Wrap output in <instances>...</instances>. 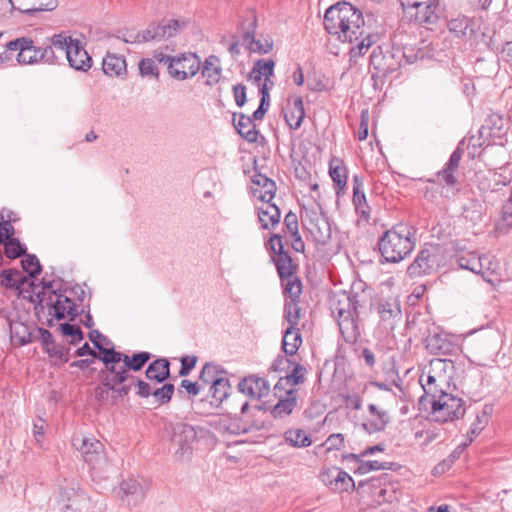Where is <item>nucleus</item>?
Returning <instances> with one entry per match:
<instances>
[{"mask_svg": "<svg viewBox=\"0 0 512 512\" xmlns=\"http://www.w3.org/2000/svg\"><path fill=\"white\" fill-rule=\"evenodd\" d=\"M324 27L342 42L355 43L350 48L351 58L363 56L375 43V35L366 31L362 12L348 2L330 6L324 15Z\"/></svg>", "mask_w": 512, "mask_h": 512, "instance_id": "1", "label": "nucleus"}, {"mask_svg": "<svg viewBox=\"0 0 512 512\" xmlns=\"http://www.w3.org/2000/svg\"><path fill=\"white\" fill-rule=\"evenodd\" d=\"M414 227L398 223L389 230L385 231L378 240V248L385 262L399 263L415 248Z\"/></svg>", "mask_w": 512, "mask_h": 512, "instance_id": "2", "label": "nucleus"}, {"mask_svg": "<svg viewBox=\"0 0 512 512\" xmlns=\"http://www.w3.org/2000/svg\"><path fill=\"white\" fill-rule=\"evenodd\" d=\"M269 244L272 252L276 255L273 261L281 280L284 296L300 297L302 294V282L296 275L297 265L293 263L289 253L284 250L282 237L278 234H273L269 239Z\"/></svg>", "mask_w": 512, "mask_h": 512, "instance_id": "3", "label": "nucleus"}, {"mask_svg": "<svg viewBox=\"0 0 512 512\" xmlns=\"http://www.w3.org/2000/svg\"><path fill=\"white\" fill-rule=\"evenodd\" d=\"M170 52L174 49L166 45L164 48L156 49L153 58L167 67L168 75L178 81L193 78L200 70L201 60L197 54L184 52L172 56Z\"/></svg>", "mask_w": 512, "mask_h": 512, "instance_id": "4", "label": "nucleus"}, {"mask_svg": "<svg viewBox=\"0 0 512 512\" xmlns=\"http://www.w3.org/2000/svg\"><path fill=\"white\" fill-rule=\"evenodd\" d=\"M404 58L400 46L384 43L372 51L370 64L379 75L387 76L404 65Z\"/></svg>", "mask_w": 512, "mask_h": 512, "instance_id": "5", "label": "nucleus"}, {"mask_svg": "<svg viewBox=\"0 0 512 512\" xmlns=\"http://www.w3.org/2000/svg\"><path fill=\"white\" fill-rule=\"evenodd\" d=\"M186 27L185 21L176 19H162L159 22L150 23L147 28L139 33H136L133 40L125 39L127 43H145L155 42L159 43L166 41L176 36L180 31Z\"/></svg>", "mask_w": 512, "mask_h": 512, "instance_id": "6", "label": "nucleus"}, {"mask_svg": "<svg viewBox=\"0 0 512 512\" xmlns=\"http://www.w3.org/2000/svg\"><path fill=\"white\" fill-rule=\"evenodd\" d=\"M125 359H128V355L118 352L114 348L105 350L104 354L99 356V360L104 364L99 375L104 377V382L125 383L129 379H133V376L129 374Z\"/></svg>", "mask_w": 512, "mask_h": 512, "instance_id": "7", "label": "nucleus"}, {"mask_svg": "<svg viewBox=\"0 0 512 512\" xmlns=\"http://www.w3.org/2000/svg\"><path fill=\"white\" fill-rule=\"evenodd\" d=\"M72 445L94 472H102L108 466L104 446L100 441L77 434L72 437Z\"/></svg>", "mask_w": 512, "mask_h": 512, "instance_id": "8", "label": "nucleus"}, {"mask_svg": "<svg viewBox=\"0 0 512 512\" xmlns=\"http://www.w3.org/2000/svg\"><path fill=\"white\" fill-rule=\"evenodd\" d=\"M432 414L437 422H448L462 418L465 415V402L448 393H442L438 399L430 400Z\"/></svg>", "mask_w": 512, "mask_h": 512, "instance_id": "9", "label": "nucleus"}, {"mask_svg": "<svg viewBox=\"0 0 512 512\" xmlns=\"http://www.w3.org/2000/svg\"><path fill=\"white\" fill-rule=\"evenodd\" d=\"M402 9L406 18L427 29H431L440 17L439 0L420 2L415 6H402Z\"/></svg>", "mask_w": 512, "mask_h": 512, "instance_id": "10", "label": "nucleus"}, {"mask_svg": "<svg viewBox=\"0 0 512 512\" xmlns=\"http://www.w3.org/2000/svg\"><path fill=\"white\" fill-rule=\"evenodd\" d=\"M257 27V16L255 11L248 10L245 14V19L241 23V29L243 30V45L248 50L254 53L267 54L273 48V43L270 39L265 38L263 40L255 39V32Z\"/></svg>", "mask_w": 512, "mask_h": 512, "instance_id": "11", "label": "nucleus"}, {"mask_svg": "<svg viewBox=\"0 0 512 512\" xmlns=\"http://www.w3.org/2000/svg\"><path fill=\"white\" fill-rule=\"evenodd\" d=\"M439 247L434 245L425 246L417 255L415 260L408 267V274L411 277H419L430 274L439 266Z\"/></svg>", "mask_w": 512, "mask_h": 512, "instance_id": "12", "label": "nucleus"}, {"mask_svg": "<svg viewBox=\"0 0 512 512\" xmlns=\"http://www.w3.org/2000/svg\"><path fill=\"white\" fill-rule=\"evenodd\" d=\"M48 314L57 320L69 318L71 321L77 316L76 305L68 296L62 294L60 290H53L48 295L45 303Z\"/></svg>", "mask_w": 512, "mask_h": 512, "instance_id": "13", "label": "nucleus"}, {"mask_svg": "<svg viewBox=\"0 0 512 512\" xmlns=\"http://www.w3.org/2000/svg\"><path fill=\"white\" fill-rule=\"evenodd\" d=\"M358 295H349L346 292L332 293L329 298V308L332 315L338 319L363 307Z\"/></svg>", "mask_w": 512, "mask_h": 512, "instance_id": "14", "label": "nucleus"}, {"mask_svg": "<svg viewBox=\"0 0 512 512\" xmlns=\"http://www.w3.org/2000/svg\"><path fill=\"white\" fill-rule=\"evenodd\" d=\"M237 387L239 392L254 400H260L268 396L270 392V384L268 380L256 374H251L242 378Z\"/></svg>", "mask_w": 512, "mask_h": 512, "instance_id": "15", "label": "nucleus"}, {"mask_svg": "<svg viewBox=\"0 0 512 512\" xmlns=\"http://www.w3.org/2000/svg\"><path fill=\"white\" fill-rule=\"evenodd\" d=\"M8 50L19 51L17 61L19 64H33L40 61V47L33 45L30 38L21 37L7 43Z\"/></svg>", "mask_w": 512, "mask_h": 512, "instance_id": "16", "label": "nucleus"}, {"mask_svg": "<svg viewBox=\"0 0 512 512\" xmlns=\"http://www.w3.org/2000/svg\"><path fill=\"white\" fill-rule=\"evenodd\" d=\"M377 312L382 323L389 329H393L395 324L402 318L400 303L395 298L380 300L378 303Z\"/></svg>", "mask_w": 512, "mask_h": 512, "instance_id": "17", "label": "nucleus"}, {"mask_svg": "<svg viewBox=\"0 0 512 512\" xmlns=\"http://www.w3.org/2000/svg\"><path fill=\"white\" fill-rule=\"evenodd\" d=\"M463 153V148L458 145L457 148L452 152L444 168L437 173V178L440 183H444L445 185L451 187H454L458 184L456 172L459 168Z\"/></svg>", "mask_w": 512, "mask_h": 512, "instance_id": "18", "label": "nucleus"}, {"mask_svg": "<svg viewBox=\"0 0 512 512\" xmlns=\"http://www.w3.org/2000/svg\"><path fill=\"white\" fill-rule=\"evenodd\" d=\"M359 314L360 310H356L337 319L340 333L348 344L356 343L361 335L358 322Z\"/></svg>", "mask_w": 512, "mask_h": 512, "instance_id": "19", "label": "nucleus"}, {"mask_svg": "<svg viewBox=\"0 0 512 512\" xmlns=\"http://www.w3.org/2000/svg\"><path fill=\"white\" fill-rule=\"evenodd\" d=\"M251 192L255 198L262 202L271 201L276 192V184L263 174L256 173L251 177Z\"/></svg>", "mask_w": 512, "mask_h": 512, "instance_id": "20", "label": "nucleus"}, {"mask_svg": "<svg viewBox=\"0 0 512 512\" xmlns=\"http://www.w3.org/2000/svg\"><path fill=\"white\" fill-rule=\"evenodd\" d=\"M196 438L197 433L191 425L177 423L172 428L171 442L173 445L177 446L182 453L191 447V444Z\"/></svg>", "mask_w": 512, "mask_h": 512, "instance_id": "21", "label": "nucleus"}, {"mask_svg": "<svg viewBox=\"0 0 512 512\" xmlns=\"http://www.w3.org/2000/svg\"><path fill=\"white\" fill-rule=\"evenodd\" d=\"M283 111L285 121L290 129H299L305 117L302 98L300 96L290 97Z\"/></svg>", "mask_w": 512, "mask_h": 512, "instance_id": "22", "label": "nucleus"}, {"mask_svg": "<svg viewBox=\"0 0 512 512\" xmlns=\"http://www.w3.org/2000/svg\"><path fill=\"white\" fill-rule=\"evenodd\" d=\"M424 344L429 353L439 356L451 355L458 349L446 335L439 333L427 336Z\"/></svg>", "mask_w": 512, "mask_h": 512, "instance_id": "23", "label": "nucleus"}, {"mask_svg": "<svg viewBox=\"0 0 512 512\" xmlns=\"http://www.w3.org/2000/svg\"><path fill=\"white\" fill-rule=\"evenodd\" d=\"M368 411L370 417L362 424L363 429L369 434L383 431L390 422L387 411L375 404H369Z\"/></svg>", "mask_w": 512, "mask_h": 512, "instance_id": "24", "label": "nucleus"}, {"mask_svg": "<svg viewBox=\"0 0 512 512\" xmlns=\"http://www.w3.org/2000/svg\"><path fill=\"white\" fill-rule=\"evenodd\" d=\"M13 9L33 15L40 11H52L58 6V0H8Z\"/></svg>", "mask_w": 512, "mask_h": 512, "instance_id": "25", "label": "nucleus"}, {"mask_svg": "<svg viewBox=\"0 0 512 512\" xmlns=\"http://www.w3.org/2000/svg\"><path fill=\"white\" fill-rule=\"evenodd\" d=\"M66 59L69 66L78 71H87L92 66V58L87 51L81 46L80 41H76L70 49L66 51Z\"/></svg>", "mask_w": 512, "mask_h": 512, "instance_id": "26", "label": "nucleus"}, {"mask_svg": "<svg viewBox=\"0 0 512 512\" xmlns=\"http://www.w3.org/2000/svg\"><path fill=\"white\" fill-rule=\"evenodd\" d=\"M61 502L63 503V512H88L90 509V500L83 492H61Z\"/></svg>", "mask_w": 512, "mask_h": 512, "instance_id": "27", "label": "nucleus"}, {"mask_svg": "<svg viewBox=\"0 0 512 512\" xmlns=\"http://www.w3.org/2000/svg\"><path fill=\"white\" fill-rule=\"evenodd\" d=\"M426 367L429 369V373L435 374L438 377L439 384L449 386V381L455 371V365L451 359L435 358Z\"/></svg>", "mask_w": 512, "mask_h": 512, "instance_id": "28", "label": "nucleus"}, {"mask_svg": "<svg viewBox=\"0 0 512 512\" xmlns=\"http://www.w3.org/2000/svg\"><path fill=\"white\" fill-rule=\"evenodd\" d=\"M233 125L237 132L249 143H255L258 139V130L253 119L243 113H234Z\"/></svg>", "mask_w": 512, "mask_h": 512, "instance_id": "29", "label": "nucleus"}, {"mask_svg": "<svg viewBox=\"0 0 512 512\" xmlns=\"http://www.w3.org/2000/svg\"><path fill=\"white\" fill-rule=\"evenodd\" d=\"M281 212L279 207L271 203V201L262 202L258 207V219L261 223V228L268 230L274 228L279 224Z\"/></svg>", "mask_w": 512, "mask_h": 512, "instance_id": "30", "label": "nucleus"}, {"mask_svg": "<svg viewBox=\"0 0 512 512\" xmlns=\"http://www.w3.org/2000/svg\"><path fill=\"white\" fill-rule=\"evenodd\" d=\"M353 204L355 206V210L360 217L368 221L370 217V207L367 204L366 196L363 190V181L359 175H354L353 179Z\"/></svg>", "mask_w": 512, "mask_h": 512, "instance_id": "31", "label": "nucleus"}, {"mask_svg": "<svg viewBox=\"0 0 512 512\" xmlns=\"http://www.w3.org/2000/svg\"><path fill=\"white\" fill-rule=\"evenodd\" d=\"M102 70L109 77H120L126 74V60L123 56L107 53L102 61Z\"/></svg>", "mask_w": 512, "mask_h": 512, "instance_id": "32", "label": "nucleus"}, {"mask_svg": "<svg viewBox=\"0 0 512 512\" xmlns=\"http://www.w3.org/2000/svg\"><path fill=\"white\" fill-rule=\"evenodd\" d=\"M308 230L313 240L320 245H325L331 237V229L329 223L322 217L316 216L309 223Z\"/></svg>", "mask_w": 512, "mask_h": 512, "instance_id": "33", "label": "nucleus"}, {"mask_svg": "<svg viewBox=\"0 0 512 512\" xmlns=\"http://www.w3.org/2000/svg\"><path fill=\"white\" fill-rule=\"evenodd\" d=\"M329 174L337 188L336 194L340 195V191L344 189L347 183V170L344 162L337 157H333L329 162Z\"/></svg>", "mask_w": 512, "mask_h": 512, "instance_id": "34", "label": "nucleus"}, {"mask_svg": "<svg viewBox=\"0 0 512 512\" xmlns=\"http://www.w3.org/2000/svg\"><path fill=\"white\" fill-rule=\"evenodd\" d=\"M275 62L272 59H260L254 63L249 72V79L260 86L262 77L269 80L274 75Z\"/></svg>", "mask_w": 512, "mask_h": 512, "instance_id": "35", "label": "nucleus"}, {"mask_svg": "<svg viewBox=\"0 0 512 512\" xmlns=\"http://www.w3.org/2000/svg\"><path fill=\"white\" fill-rule=\"evenodd\" d=\"M146 377L157 383H162L170 377V364L167 359L161 358L150 363L146 369Z\"/></svg>", "mask_w": 512, "mask_h": 512, "instance_id": "36", "label": "nucleus"}, {"mask_svg": "<svg viewBox=\"0 0 512 512\" xmlns=\"http://www.w3.org/2000/svg\"><path fill=\"white\" fill-rule=\"evenodd\" d=\"M297 404V390L290 389L286 392L285 398H282L271 410L274 418H283L292 413Z\"/></svg>", "mask_w": 512, "mask_h": 512, "instance_id": "37", "label": "nucleus"}, {"mask_svg": "<svg viewBox=\"0 0 512 512\" xmlns=\"http://www.w3.org/2000/svg\"><path fill=\"white\" fill-rule=\"evenodd\" d=\"M485 262L484 255H479L476 252H467L458 256L457 263L462 269L469 270L475 274L481 272Z\"/></svg>", "mask_w": 512, "mask_h": 512, "instance_id": "38", "label": "nucleus"}, {"mask_svg": "<svg viewBox=\"0 0 512 512\" xmlns=\"http://www.w3.org/2000/svg\"><path fill=\"white\" fill-rule=\"evenodd\" d=\"M302 343V337L299 329L294 327H288L285 330L283 340H282V349L287 356H293L297 350L299 349Z\"/></svg>", "mask_w": 512, "mask_h": 512, "instance_id": "39", "label": "nucleus"}, {"mask_svg": "<svg viewBox=\"0 0 512 512\" xmlns=\"http://www.w3.org/2000/svg\"><path fill=\"white\" fill-rule=\"evenodd\" d=\"M485 262L487 264L483 263L482 271L478 273L483 280H485L487 283L491 284L492 286H496L499 283H501V274L499 273V264L492 260V258L488 255H484Z\"/></svg>", "mask_w": 512, "mask_h": 512, "instance_id": "40", "label": "nucleus"}, {"mask_svg": "<svg viewBox=\"0 0 512 512\" xmlns=\"http://www.w3.org/2000/svg\"><path fill=\"white\" fill-rule=\"evenodd\" d=\"M231 385L230 381L225 375L216 383L210 386L211 404L219 406L230 394Z\"/></svg>", "mask_w": 512, "mask_h": 512, "instance_id": "41", "label": "nucleus"}, {"mask_svg": "<svg viewBox=\"0 0 512 512\" xmlns=\"http://www.w3.org/2000/svg\"><path fill=\"white\" fill-rule=\"evenodd\" d=\"M121 487L125 495L132 496L135 500H142L148 490V484L143 479H128Z\"/></svg>", "mask_w": 512, "mask_h": 512, "instance_id": "42", "label": "nucleus"}, {"mask_svg": "<svg viewBox=\"0 0 512 512\" xmlns=\"http://www.w3.org/2000/svg\"><path fill=\"white\" fill-rule=\"evenodd\" d=\"M218 62L219 59L216 56L211 55L203 64L202 76L206 78L207 85H214L220 80L221 68L218 66Z\"/></svg>", "mask_w": 512, "mask_h": 512, "instance_id": "43", "label": "nucleus"}, {"mask_svg": "<svg viewBox=\"0 0 512 512\" xmlns=\"http://www.w3.org/2000/svg\"><path fill=\"white\" fill-rule=\"evenodd\" d=\"M225 375H227V371L223 367L214 363H206L200 372L199 378L204 384L211 386Z\"/></svg>", "mask_w": 512, "mask_h": 512, "instance_id": "44", "label": "nucleus"}, {"mask_svg": "<svg viewBox=\"0 0 512 512\" xmlns=\"http://www.w3.org/2000/svg\"><path fill=\"white\" fill-rule=\"evenodd\" d=\"M290 300L284 304V318L289 323V327L296 328L301 318V308L298 306L300 297L286 296Z\"/></svg>", "mask_w": 512, "mask_h": 512, "instance_id": "45", "label": "nucleus"}, {"mask_svg": "<svg viewBox=\"0 0 512 512\" xmlns=\"http://www.w3.org/2000/svg\"><path fill=\"white\" fill-rule=\"evenodd\" d=\"M462 214L466 220L479 223L483 218L484 206L479 200L471 199L463 206Z\"/></svg>", "mask_w": 512, "mask_h": 512, "instance_id": "46", "label": "nucleus"}, {"mask_svg": "<svg viewBox=\"0 0 512 512\" xmlns=\"http://www.w3.org/2000/svg\"><path fill=\"white\" fill-rule=\"evenodd\" d=\"M448 29L457 37H464L468 33H473L471 22L466 16H458L449 20Z\"/></svg>", "mask_w": 512, "mask_h": 512, "instance_id": "47", "label": "nucleus"}, {"mask_svg": "<svg viewBox=\"0 0 512 512\" xmlns=\"http://www.w3.org/2000/svg\"><path fill=\"white\" fill-rule=\"evenodd\" d=\"M284 438L286 442L293 447H308L312 444L310 436L301 429H290L286 431Z\"/></svg>", "mask_w": 512, "mask_h": 512, "instance_id": "48", "label": "nucleus"}, {"mask_svg": "<svg viewBox=\"0 0 512 512\" xmlns=\"http://www.w3.org/2000/svg\"><path fill=\"white\" fill-rule=\"evenodd\" d=\"M292 365V371L289 374H287L284 378H281L279 382L275 385V388H277L283 380H285L288 384L292 386H296L305 382L306 374L308 373L306 367L295 362H293Z\"/></svg>", "mask_w": 512, "mask_h": 512, "instance_id": "49", "label": "nucleus"}, {"mask_svg": "<svg viewBox=\"0 0 512 512\" xmlns=\"http://www.w3.org/2000/svg\"><path fill=\"white\" fill-rule=\"evenodd\" d=\"M1 244L4 246L5 256L9 259H16L26 255V246L21 244L19 239L15 237Z\"/></svg>", "mask_w": 512, "mask_h": 512, "instance_id": "50", "label": "nucleus"}, {"mask_svg": "<svg viewBox=\"0 0 512 512\" xmlns=\"http://www.w3.org/2000/svg\"><path fill=\"white\" fill-rule=\"evenodd\" d=\"M350 457L354 461L360 463L359 467L355 470V473H358V474H367L370 471L385 470V469L389 468V466H388L389 463L388 462L361 461L360 460L361 456L360 455H356V454H351Z\"/></svg>", "mask_w": 512, "mask_h": 512, "instance_id": "51", "label": "nucleus"}, {"mask_svg": "<svg viewBox=\"0 0 512 512\" xmlns=\"http://www.w3.org/2000/svg\"><path fill=\"white\" fill-rule=\"evenodd\" d=\"M334 486L333 489L337 491H348L350 488L355 487L354 480L352 477L341 469H337V475L334 478V481L331 482Z\"/></svg>", "mask_w": 512, "mask_h": 512, "instance_id": "52", "label": "nucleus"}, {"mask_svg": "<svg viewBox=\"0 0 512 512\" xmlns=\"http://www.w3.org/2000/svg\"><path fill=\"white\" fill-rule=\"evenodd\" d=\"M24 256L25 258L21 260L23 270L27 272L30 277L39 275L42 271V266L36 255L26 253Z\"/></svg>", "mask_w": 512, "mask_h": 512, "instance_id": "53", "label": "nucleus"}, {"mask_svg": "<svg viewBox=\"0 0 512 512\" xmlns=\"http://www.w3.org/2000/svg\"><path fill=\"white\" fill-rule=\"evenodd\" d=\"M11 337L18 339L21 345L30 341L31 333L28 327L21 322H10Z\"/></svg>", "mask_w": 512, "mask_h": 512, "instance_id": "54", "label": "nucleus"}, {"mask_svg": "<svg viewBox=\"0 0 512 512\" xmlns=\"http://www.w3.org/2000/svg\"><path fill=\"white\" fill-rule=\"evenodd\" d=\"M76 39H73L71 36H66L64 33L56 34L51 39V45L53 46L55 52L59 51L62 54L66 55V51L70 49L71 45H74Z\"/></svg>", "mask_w": 512, "mask_h": 512, "instance_id": "55", "label": "nucleus"}, {"mask_svg": "<svg viewBox=\"0 0 512 512\" xmlns=\"http://www.w3.org/2000/svg\"><path fill=\"white\" fill-rule=\"evenodd\" d=\"M174 393V385L170 383L164 384L160 388H153L152 395L159 405L168 403Z\"/></svg>", "mask_w": 512, "mask_h": 512, "instance_id": "56", "label": "nucleus"}, {"mask_svg": "<svg viewBox=\"0 0 512 512\" xmlns=\"http://www.w3.org/2000/svg\"><path fill=\"white\" fill-rule=\"evenodd\" d=\"M151 354L149 352H138L132 355V357L128 356V359H125L128 364V370L139 371L144 365L150 360Z\"/></svg>", "mask_w": 512, "mask_h": 512, "instance_id": "57", "label": "nucleus"}, {"mask_svg": "<svg viewBox=\"0 0 512 512\" xmlns=\"http://www.w3.org/2000/svg\"><path fill=\"white\" fill-rule=\"evenodd\" d=\"M42 284V290L41 291H38V292H34L33 295H34V298H32L31 300L33 302H38V305L39 307H35V309L37 311H44L45 307H44V303H46L47 301V297H46V291H49V295L51 294V291H53L54 289H52L53 287V282L51 281H45L43 280L41 282Z\"/></svg>", "mask_w": 512, "mask_h": 512, "instance_id": "58", "label": "nucleus"}, {"mask_svg": "<svg viewBox=\"0 0 512 512\" xmlns=\"http://www.w3.org/2000/svg\"><path fill=\"white\" fill-rule=\"evenodd\" d=\"M60 330L63 335L72 337V340L70 341L72 345H76L84 337L80 327L74 324L63 323L60 325Z\"/></svg>", "mask_w": 512, "mask_h": 512, "instance_id": "59", "label": "nucleus"}, {"mask_svg": "<svg viewBox=\"0 0 512 512\" xmlns=\"http://www.w3.org/2000/svg\"><path fill=\"white\" fill-rule=\"evenodd\" d=\"M139 71L142 76H150L158 78V69L153 59L144 58L139 62Z\"/></svg>", "mask_w": 512, "mask_h": 512, "instance_id": "60", "label": "nucleus"}, {"mask_svg": "<svg viewBox=\"0 0 512 512\" xmlns=\"http://www.w3.org/2000/svg\"><path fill=\"white\" fill-rule=\"evenodd\" d=\"M0 219H1V221H0V244H1L7 240L14 238L13 235L15 233V229L11 224V219L4 220L3 214H0Z\"/></svg>", "mask_w": 512, "mask_h": 512, "instance_id": "61", "label": "nucleus"}, {"mask_svg": "<svg viewBox=\"0 0 512 512\" xmlns=\"http://www.w3.org/2000/svg\"><path fill=\"white\" fill-rule=\"evenodd\" d=\"M89 340L94 344L95 348L101 353V355L104 354L105 350H110V348L103 346V342L109 343L108 338L102 335L98 330H91L89 332Z\"/></svg>", "mask_w": 512, "mask_h": 512, "instance_id": "62", "label": "nucleus"}, {"mask_svg": "<svg viewBox=\"0 0 512 512\" xmlns=\"http://www.w3.org/2000/svg\"><path fill=\"white\" fill-rule=\"evenodd\" d=\"M2 277V284L6 287L14 288L16 285L17 277H19V270L5 269L0 273Z\"/></svg>", "mask_w": 512, "mask_h": 512, "instance_id": "63", "label": "nucleus"}, {"mask_svg": "<svg viewBox=\"0 0 512 512\" xmlns=\"http://www.w3.org/2000/svg\"><path fill=\"white\" fill-rule=\"evenodd\" d=\"M284 226L286 228V231L290 235H296L297 232H298V218H297V215L295 213H293L292 211L288 212L285 215V218H284Z\"/></svg>", "mask_w": 512, "mask_h": 512, "instance_id": "64", "label": "nucleus"}]
</instances>
